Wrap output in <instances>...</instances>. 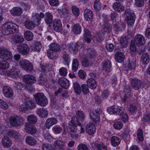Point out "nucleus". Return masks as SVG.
Instances as JSON below:
<instances>
[{
    "mask_svg": "<svg viewBox=\"0 0 150 150\" xmlns=\"http://www.w3.org/2000/svg\"><path fill=\"white\" fill-rule=\"evenodd\" d=\"M123 108L120 106L114 105L108 108V112L110 114H115L120 115V119L124 122H126L128 119L127 114L124 111Z\"/></svg>",
    "mask_w": 150,
    "mask_h": 150,
    "instance_id": "1",
    "label": "nucleus"
},
{
    "mask_svg": "<svg viewBox=\"0 0 150 150\" xmlns=\"http://www.w3.org/2000/svg\"><path fill=\"white\" fill-rule=\"evenodd\" d=\"M96 53L94 50L92 49L85 50L84 51V53L80 54V57L81 60L82 65L84 67H88L90 64V60L91 57L95 56Z\"/></svg>",
    "mask_w": 150,
    "mask_h": 150,
    "instance_id": "2",
    "label": "nucleus"
},
{
    "mask_svg": "<svg viewBox=\"0 0 150 150\" xmlns=\"http://www.w3.org/2000/svg\"><path fill=\"white\" fill-rule=\"evenodd\" d=\"M34 107V102L32 98L26 97L24 100V104L20 106L19 110L22 112H25L26 110L33 109Z\"/></svg>",
    "mask_w": 150,
    "mask_h": 150,
    "instance_id": "3",
    "label": "nucleus"
},
{
    "mask_svg": "<svg viewBox=\"0 0 150 150\" xmlns=\"http://www.w3.org/2000/svg\"><path fill=\"white\" fill-rule=\"evenodd\" d=\"M78 126H76L75 121L72 120L70 121L68 124V127L70 131L74 133L79 132L80 134L83 133L85 129L81 126V123L79 122L78 124Z\"/></svg>",
    "mask_w": 150,
    "mask_h": 150,
    "instance_id": "4",
    "label": "nucleus"
},
{
    "mask_svg": "<svg viewBox=\"0 0 150 150\" xmlns=\"http://www.w3.org/2000/svg\"><path fill=\"white\" fill-rule=\"evenodd\" d=\"M35 100L38 104L41 106H45L48 103L46 97L42 93H38L35 95Z\"/></svg>",
    "mask_w": 150,
    "mask_h": 150,
    "instance_id": "5",
    "label": "nucleus"
},
{
    "mask_svg": "<svg viewBox=\"0 0 150 150\" xmlns=\"http://www.w3.org/2000/svg\"><path fill=\"white\" fill-rule=\"evenodd\" d=\"M8 124L11 127H17L21 125L22 120L17 116H11L8 119Z\"/></svg>",
    "mask_w": 150,
    "mask_h": 150,
    "instance_id": "6",
    "label": "nucleus"
},
{
    "mask_svg": "<svg viewBox=\"0 0 150 150\" xmlns=\"http://www.w3.org/2000/svg\"><path fill=\"white\" fill-rule=\"evenodd\" d=\"M19 64L21 68L27 71H30L33 69L32 64L28 60L22 59L20 61Z\"/></svg>",
    "mask_w": 150,
    "mask_h": 150,
    "instance_id": "7",
    "label": "nucleus"
},
{
    "mask_svg": "<svg viewBox=\"0 0 150 150\" xmlns=\"http://www.w3.org/2000/svg\"><path fill=\"white\" fill-rule=\"evenodd\" d=\"M100 109H97L94 111H92L90 114L91 120L95 123H99L100 121V115L101 113Z\"/></svg>",
    "mask_w": 150,
    "mask_h": 150,
    "instance_id": "8",
    "label": "nucleus"
},
{
    "mask_svg": "<svg viewBox=\"0 0 150 150\" xmlns=\"http://www.w3.org/2000/svg\"><path fill=\"white\" fill-rule=\"evenodd\" d=\"M13 55L11 52L9 50L4 49L0 50V58L6 60H10L12 59Z\"/></svg>",
    "mask_w": 150,
    "mask_h": 150,
    "instance_id": "9",
    "label": "nucleus"
},
{
    "mask_svg": "<svg viewBox=\"0 0 150 150\" xmlns=\"http://www.w3.org/2000/svg\"><path fill=\"white\" fill-rule=\"evenodd\" d=\"M125 13H127V15L126 16V19L127 23L129 25H132L134 24L135 19V15L134 14L132 11L126 10Z\"/></svg>",
    "mask_w": 150,
    "mask_h": 150,
    "instance_id": "10",
    "label": "nucleus"
},
{
    "mask_svg": "<svg viewBox=\"0 0 150 150\" xmlns=\"http://www.w3.org/2000/svg\"><path fill=\"white\" fill-rule=\"evenodd\" d=\"M133 41L137 46L144 45L145 43V38L143 35L138 34L135 36Z\"/></svg>",
    "mask_w": 150,
    "mask_h": 150,
    "instance_id": "11",
    "label": "nucleus"
},
{
    "mask_svg": "<svg viewBox=\"0 0 150 150\" xmlns=\"http://www.w3.org/2000/svg\"><path fill=\"white\" fill-rule=\"evenodd\" d=\"M13 23L12 22H7L4 23L2 28V33L4 35H9L8 31L10 29V28L13 26Z\"/></svg>",
    "mask_w": 150,
    "mask_h": 150,
    "instance_id": "12",
    "label": "nucleus"
},
{
    "mask_svg": "<svg viewBox=\"0 0 150 150\" xmlns=\"http://www.w3.org/2000/svg\"><path fill=\"white\" fill-rule=\"evenodd\" d=\"M131 85L133 89L137 90L142 87V83L140 79L136 78L133 79H131Z\"/></svg>",
    "mask_w": 150,
    "mask_h": 150,
    "instance_id": "13",
    "label": "nucleus"
},
{
    "mask_svg": "<svg viewBox=\"0 0 150 150\" xmlns=\"http://www.w3.org/2000/svg\"><path fill=\"white\" fill-rule=\"evenodd\" d=\"M23 79L25 83L30 85L34 83L37 80L36 78L35 77L31 75L25 76L23 77Z\"/></svg>",
    "mask_w": 150,
    "mask_h": 150,
    "instance_id": "14",
    "label": "nucleus"
},
{
    "mask_svg": "<svg viewBox=\"0 0 150 150\" xmlns=\"http://www.w3.org/2000/svg\"><path fill=\"white\" fill-rule=\"evenodd\" d=\"M17 50L19 53L23 55H26L29 52L30 49L28 46L26 44H22L18 46Z\"/></svg>",
    "mask_w": 150,
    "mask_h": 150,
    "instance_id": "15",
    "label": "nucleus"
},
{
    "mask_svg": "<svg viewBox=\"0 0 150 150\" xmlns=\"http://www.w3.org/2000/svg\"><path fill=\"white\" fill-rule=\"evenodd\" d=\"M102 69L106 72H110L112 70L111 62L109 60L105 61L102 63Z\"/></svg>",
    "mask_w": 150,
    "mask_h": 150,
    "instance_id": "16",
    "label": "nucleus"
},
{
    "mask_svg": "<svg viewBox=\"0 0 150 150\" xmlns=\"http://www.w3.org/2000/svg\"><path fill=\"white\" fill-rule=\"evenodd\" d=\"M25 129L27 133L31 134L35 133L37 131L35 127L29 123H25Z\"/></svg>",
    "mask_w": 150,
    "mask_h": 150,
    "instance_id": "17",
    "label": "nucleus"
},
{
    "mask_svg": "<svg viewBox=\"0 0 150 150\" xmlns=\"http://www.w3.org/2000/svg\"><path fill=\"white\" fill-rule=\"evenodd\" d=\"M4 95L6 97H11L13 95V89L8 86H4L2 89Z\"/></svg>",
    "mask_w": 150,
    "mask_h": 150,
    "instance_id": "18",
    "label": "nucleus"
},
{
    "mask_svg": "<svg viewBox=\"0 0 150 150\" xmlns=\"http://www.w3.org/2000/svg\"><path fill=\"white\" fill-rule=\"evenodd\" d=\"M53 26L54 30L57 32H60L62 30V27L61 22L59 19H56L53 21Z\"/></svg>",
    "mask_w": 150,
    "mask_h": 150,
    "instance_id": "19",
    "label": "nucleus"
},
{
    "mask_svg": "<svg viewBox=\"0 0 150 150\" xmlns=\"http://www.w3.org/2000/svg\"><path fill=\"white\" fill-rule=\"evenodd\" d=\"M68 47L70 52L72 54H76L78 50V46L77 43L71 42L68 45Z\"/></svg>",
    "mask_w": 150,
    "mask_h": 150,
    "instance_id": "20",
    "label": "nucleus"
},
{
    "mask_svg": "<svg viewBox=\"0 0 150 150\" xmlns=\"http://www.w3.org/2000/svg\"><path fill=\"white\" fill-rule=\"evenodd\" d=\"M112 8L115 11L119 13L123 11L125 9L123 5L119 2L114 3L112 5Z\"/></svg>",
    "mask_w": 150,
    "mask_h": 150,
    "instance_id": "21",
    "label": "nucleus"
},
{
    "mask_svg": "<svg viewBox=\"0 0 150 150\" xmlns=\"http://www.w3.org/2000/svg\"><path fill=\"white\" fill-rule=\"evenodd\" d=\"M130 88L129 86L126 85L124 86L123 93V96L122 99L123 101L124 102L126 101V99L130 97Z\"/></svg>",
    "mask_w": 150,
    "mask_h": 150,
    "instance_id": "22",
    "label": "nucleus"
},
{
    "mask_svg": "<svg viewBox=\"0 0 150 150\" xmlns=\"http://www.w3.org/2000/svg\"><path fill=\"white\" fill-rule=\"evenodd\" d=\"M11 14L14 16H19L22 13L23 11L21 8L19 7H15L10 10Z\"/></svg>",
    "mask_w": 150,
    "mask_h": 150,
    "instance_id": "23",
    "label": "nucleus"
},
{
    "mask_svg": "<svg viewBox=\"0 0 150 150\" xmlns=\"http://www.w3.org/2000/svg\"><path fill=\"white\" fill-rule=\"evenodd\" d=\"M84 16L85 19L88 21H91L93 17L92 11L90 9H86L84 11Z\"/></svg>",
    "mask_w": 150,
    "mask_h": 150,
    "instance_id": "24",
    "label": "nucleus"
},
{
    "mask_svg": "<svg viewBox=\"0 0 150 150\" xmlns=\"http://www.w3.org/2000/svg\"><path fill=\"white\" fill-rule=\"evenodd\" d=\"M58 12L62 18L68 20L70 18V14L68 10L65 8H63L62 9H58Z\"/></svg>",
    "mask_w": 150,
    "mask_h": 150,
    "instance_id": "25",
    "label": "nucleus"
},
{
    "mask_svg": "<svg viewBox=\"0 0 150 150\" xmlns=\"http://www.w3.org/2000/svg\"><path fill=\"white\" fill-rule=\"evenodd\" d=\"M8 76L12 78L18 77L22 75V73L19 69H13L11 70Z\"/></svg>",
    "mask_w": 150,
    "mask_h": 150,
    "instance_id": "26",
    "label": "nucleus"
},
{
    "mask_svg": "<svg viewBox=\"0 0 150 150\" xmlns=\"http://www.w3.org/2000/svg\"><path fill=\"white\" fill-rule=\"evenodd\" d=\"M92 146L93 148H96L98 150H107L106 146L104 144L97 142L92 143Z\"/></svg>",
    "mask_w": 150,
    "mask_h": 150,
    "instance_id": "27",
    "label": "nucleus"
},
{
    "mask_svg": "<svg viewBox=\"0 0 150 150\" xmlns=\"http://www.w3.org/2000/svg\"><path fill=\"white\" fill-rule=\"evenodd\" d=\"M83 34L84 40L88 43L90 42L91 40V34L90 31L87 28H84Z\"/></svg>",
    "mask_w": 150,
    "mask_h": 150,
    "instance_id": "28",
    "label": "nucleus"
},
{
    "mask_svg": "<svg viewBox=\"0 0 150 150\" xmlns=\"http://www.w3.org/2000/svg\"><path fill=\"white\" fill-rule=\"evenodd\" d=\"M54 146L56 150H64V148L65 146V143L62 140H57L54 142Z\"/></svg>",
    "mask_w": 150,
    "mask_h": 150,
    "instance_id": "29",
    "label": "nucleus"
},
{
    "mask_svg": "<svg viewBox=\"0 0 150 150\" xmlns=\"http://www.w3.org/2000/svg\"><path fill=\"white\" fill-rule=\"evenodd\" d=\"M58 83L62 87L65 89H67L69 87L68 81L64 77L60 78L58 80Z\"/></svg>",
    "mask_w": 150,
    "mask_h": 150,
    "instance_id": "30",
    "label": "nucleus"
},
{
    "mask_svg": "<svg viewBox=\"0 0 150 150\" xmlns=\"http://www.w3.org/2000/svg\"><path fill=\"white\" fill-rule=\"evenodd\" d=\"M86 132L89 134H93L96 131V128L94 124L91 123H89L86 126Z\"/></svg>",
    "mask_w": 150,
    "mask_h": 150,
    "instance_id": "31",
    "label": "nucleus"
},
{
    "mask_svg": "<svg viewBox=\"0 0 150 150\" xmlns=\"http://www.w3.org/2000/svg\"><path fill=\"white\" fill-rule=\"evenodd\" d=\"M12 39L16 44L21 43L24 40L23 36L18 34L15 35Z\"/></svg>",
    "mask_w": 150,
    "mask_h": 150,
    "instance_id": "32",
    "label": "nucleus"
},
{
    "mask_svg": "<svg viewBox=\"0 0 150 150\" xmlns=\"http://www.w3.org/2000/svg\"><path fill=\"white\" fill-rule=\"evenodd\" d=\"M49 49L54 52H58L61 50V47L60 45L55 42H53L49 46Z\"/></svg>",
    "mask_w": 150,
    "mask_h": 150,
    "instance_id": "33",
    "label": "nucleus"
},
{
    "mask_svg": "<svg viewBox=\"0 0 150 150\" xmlns=\"http://www.w3.org/2000/svg\"><path fill=\"white\" fill-rule=\"evenodd\" d=\"M57 122V120L54 118H50L48 119L46 121L45 125L46 127L49 129L50 126L55 124Z\"/></svg>",
    "mask_w": 150,
    "mask_h": 150,
    "instance_id": "34",
    "label": "nucleus"
},
{
    "mask_svg": "<svg viewBox=\"0 0 150 150\" xmlns=\"http://www.w3.org/2000/svg\"><path fill=\"white\" fill-rule=\"evenodd\" d=\"M1 143L3 146L6 147H9L11 145V140L7 137H4L2 139Z\"/></svg>",
    "mask_w": 150,
    "mask_h": 150,
    "instance_id": "35",
    "label": "nucleus"
},
{
    "mask_svg": "<svg viewBox=\"0 0 150 150\" xmlns=\"http://www.w3.org/2000/svg\"><path fill=\"white\" fill-rule=\"evenodd\" d=\"M36 113L40 117L43 118L47 117L48 114L47 111L44 108L38 109Z\"/></svg>",
    "mask_w": 150,
    "mask_h": 150,
    "instance_id": "36",
    "label": "nucleus"
},
{
    "mask_svg": "<svg viewBox=\"0 0 150 150\" xmlns=\"http://www.w3.org/2000/svg\"><path fill=\"white\" fill-rule=\"evenodd\" d=\"M76 116L77 121L81 122L84 121L85 119V116L82 111H78L76 112Z\"/></svg>",
    "mask_w": 150,
    "mask_h": 150,
    "instance_id": "37",
    "label": "nucleus"
},
{
    "mask_svg": "<svg viewBox=\"0 0 150 150\" xmlns=\"http://www.w3.org/2000/svg\"><path fill=\"white\" fill-rule=\"evenodd\" d=\"M125 57L124 54L120 52H117L115 54V59L119 63H122Z\"/></svg>",
    "mask_w": 150,
    "mask_h": 150,
    "instance_id": "38",
    "label": "nucleus"
},
{
    "mask_svg": "<svg viewBox=\"0 0 150 150\" xmlns=\"http://www.w3.org/2000/svg\"><path fill=\"white\" fill-rule=\"evenodd\" d=\"M44 19L47 24H50L52 22L53 16L50 13L47 12L45 13Z\"/></svg>",
    "mask_w": 150,
    "mask_h": 150,
    "instance_id": "39",
    "label": "nucleus"
},
{
    "mask_svg": "<svg viewBox=\"0 0 150 150\" xmlns=\"http://www.w3.org/2000/svg\"><path fill=\"white\" fill-rule=\"evenodd\" d=\"M35 23L34 22L30 20L25 21L24 25L25 28L29 30H33L35 27Z\"/></svg>",
    "mask_w": 150,
    "mask_h": 150,
    "instance_id": "40",
    "label": "nucleus"
},
{
    "mask_svg": "<svg viewBox=\"0 0 150 150\" xmlns=\"http://www.w3.org/2000/svg\"><path fill=\"white\" fill-rule=\"evenodd\" d=\"M63 64L65 65L69 66L70 62V59L68 54L65 53H63L62 56Z\"/></svg>",
    "mask_w": 150,
    "mask_h": 150,
    "instance_id": "41",
    "label": "nucleus"
},
{
    "mask_svg": "<svg viewBox=\"0 0 150 150\" xmlns=\"http://www.w3.org/2000/svg\"><path fill=\"white\" fill-rule=\"evenodd\" d=\"M87 84L88 86L92 89L95 88L97 86L96 81L92 78H90L88 80Z\"/></svg>",
    "mask_w": 150,
    "mask_h": 150,
    "instance_id": "42",
    "label": "nucleus"
},
{
    "mask_svg": "<svg viewBox=\"0 0 150 150\" xmlns=\"http://www.w3.org/2000/svg\"><path fill=\"white\" fill-rule=\"evenodd\" d=\"M104 33L102 32H99L94 37L93 40L96 42H101L104 39Z\"/></svg>",
    "mask_w": 150,
    "mask_h": 150,
    "instance_id": "43",
    "label": "nucleus"
},
{
    "mask_svg": "<svg viewBox=\"0 0 150 150\" xmlns=\"http://www.w3.org/2000/svg\"><path fill=\"white\" fill-rule=\"evenodd\" d=\"M26 143L30 145H35L37 143V141L33 137L30 136L27 137L25 138Z\"/></svg>",
    "mask_w": 150,
    "mask_h": 150,
    "instance_id": "44",
    "label": "nucleus"
},
{
    "mask_svg": "<svg viewBox=\"0 0 150 150\" xmlns=\"http://www.w3.org/2000/svg\"><path fill=\"white\" fill-rule=\"evenodd\" d=\"M72 31L74 34H80L81 32L80 25L79 24H74L73 26Z\"/></svg>",
    "mask_w": 150,
    "mask_h": 150,
    "instance_id": "45",
    "label": "nucleus"
},
{
    "mask_svg": "<svg viewBox=\"0 0 150 150\" xmlns=\"http://www.w3.org/2000/svg\"><path fill=\"white\" fill-rule=\"evenodd\" d=\"M120 141V139L117 137L113 136L111 138V144L114 146H116L119 145Z\"/></svg>",
    "mask_w": 150,
    "mask_h": 150,
    "instance_id": "46",
    "label": "nucleus"
},
{
    "mask_svg": "<svg viewBox=\"0 0 150 150\" xmlns=\"http://www.w3.org/2000/svg\"><path fill=\"white\" fill-rule=\"evenodd\" d=\"M57 52L49 49L47 51V55L48 57L52 59H55L57 57Z\"/></svg>",
    "mask_w": 150,
    "mask_h": 150,
    "instance_id": "47",
    "label": "nucleus"
},
{
    "mask_svg": "<svg viewBox=\"0 0 150 150\" xmlns=\"http://www.w3.org/2000/svg\"><path fill=\"white\" fill-rule=\"evenodd\" d=\"M73 88L74 92L78 95H79L81 92V88L79 84L75 82L73 83Z\"/></svg>",
    "mask_w": 150,
    "mask_h": 150,
    "instance_id": "48",
    "label": "nucleus"
},
{
    "mask_svg": "<svg viewBox=\"0 0 150 150\" xmlns=\"http://www.w3.org/2000/svg\"><path fill=\"white\" fill-rule=\"evenodd\" d=\"M112 27V25L109 24L108 22H105L103 26V30L105 32L109 33L111 31Z\"/></svg>",
    "mask_w": 150,
    "mask_h": 150,
    "instance_id": "49",
    "label": "nucleus"
},
{
    "mask_svg": "<svg viewBox=\"0 0 150 150\" xmlns=\"http://www.w3.org/2000/svg\"><path fill=\"white\" fill-rule=\"evenodd\" d=\"M24 35L25 39L28 41L31 40L33 37V33L28 30L25 31L24 33Z\"/></svg>",
    "mask_w": 150,
    "mask_h": 150,
    "instance_id": "50",
    "label": "nucleus"
},
{
    "mask_svg": "<svg viewBox=\"0 0 150 150\" xmlns=\"http://www.w3.org/2000/svg\"><path fill=\"white\" fill-rule=\"evenodd\" d=\"M42 46L41 44L39 42H35L33 45L31 46V48L33 50L35 51H40Z\"/></svg>",
    "mask_w": 150,
    "mask_h": 150,
    "instance_id": "51",
    "label": "nucleus"
},
{
    "mask_svg": "<svg viewBox=\"0 0 150 150\" xmlns=\"http://www.w3.org/2000/svg\"><path fill=\"white\" fill-rule=\"evenodd\" d=\"M9 67V64L8 62L4 61H0V69H6Z\"/></svg>",
    "mask_w": 150,
    "mask_h": 150,
    "instance_id": "52",
    "label": "nucleus"
},
{
    "mask_svg": "<svg viewBox=\"0 0 150 150\" xmlns=\"http://www.w3.org/2000/svg\"><path fill=\"white\" fill-rule=\"evenodd\" d=\"M138 47L133 41H132L130 45V51L131 54H134Z\"/></svg>",
    "mask_w": 150,
    "mask_h": 150,
    "instance_id": "53",
    "label": "nucleus"
},
{
    "mask_svg": "<svg viewBox=\"0 0 150 150\" xmlns=\"http://www.w3.org/2000/svg\"><path fill=\"white\" fill-rule=\"evenodd\" d=\"M141 60L143 63L148 64L149 61V54L146 53L144 54L141 57Z\"/></svg>",
    "mask_w": 150,
    "mask_h": 150,
    "instance_id": "54",
    "label": "nucleus"
},
{
    "mask_svg": "<svg viewBox=\"0 0 150 150\" xmlns=\"http://www.w3.org/2000/svg\"><path fill=\"white\" fill-rule=\"evenodd\" d=\"M79 63L77 59H74L73 60L72 64V69L73 71H76L78 69Z\"/></svg>",
    "mask_w": 150,
    "mask_h": 150,
    "instance_id": "55",
    "label": "nucleus"
},
{
    "mask_svg": "<svg viewBox=\"0 0 150 150\" xmlns=\"http://www.w3.org/2000/svg\"><path fill=\"white\" fill-rule=\"evenodd\" d=\"M41 67L42 71L45 74V73L49 71L51 69L50 64L49 63L46 64L45 65L41 66Z\"/></svg>",
    "mask_w": 150,
    "mask_h": 150,
    "instance_id": "56",
    "label": "nucleus"
},
{
    "mask_svg": "<svg viewBox=\"0 0 150 150\" xmlns=\"http://www.w3.org/2000/svg\"><path fill=\"white\" fill-rule=\"evenodd\" d=\"M28 122L30 123L34 124L37 122V118L34 115H29L27 117Z\"/></svg>",
    "mask_w": 150,
    "mask_h": 150,
    "instance_id": "57",
    "label": "nucleus"
},
{
    "mask_svg": "<svg viewBox=\"0 0 150 150\" xmlns=\"http://www.w3.org/2000/svg\"><path fill=\"white\" fill-rule=\"evenodd\" d=\"M14 86L15 89L18 91L23 90L24 88V86L23 84L19 82H15Z\"/></svg>",
    "mask_w": 150,
    "mask_h": 150,
    "instance_id": "58",
    "label": "nucleus"
},
{
    "mask_svg": "<svg viewBox=\"0 0 150 150\" xmlns=\"http://www.w3.org/2000/svg\"><path fill=\"white\" fill-rule=\"evenodd\" d=\"M13 26L10 28V29L8 31L9 35L16 33L18 31V27L16 24L13 23Z\"/></svg>",
    "mask_w": 150,
    "mask_h": 150,
    "instance_id": "59",
    "label": "nucleus"
},
{
    "mask_svg": "<svg viewBox=\"0 0 150 150\" xmlns=\"http://www.w3.org/2000/svg\"><path fill=\"white\" fill-rule=\"evenodd\" d=\"M128 108L129 111L132 114L135 113L137 111V108L134 104L130 105Z\"/></svg>",
    "mask_w": 150,
    "mask_h": 150,
    "instance_id": "60",
    "label": "nucleus"
},
{
    "mask_svg": "<svg viewBox=\"0 0 150 150\" xmlns=\"http://www.w3.org/2000/svg\"><path fill=\"white\" fill-rule=\"evenodd\" d=\"M73 13L76 17H78L79 15L80 11L78 8L76 6H73L71 8Z\"/></svg>",
    "mask_w": 150,
    "mask_h": 150,
    "instance_id": "61",
    "label": "nucleus"
},
{
    "mask_svg": "<svg viewBox=\"0 0 150 150\" xmlns=\"http://www.w3.org/2000/svg\"><path fill=\"white\" fill-rule=\"evenodd\" d=\"M94 9L97 11H99L101 9V6L99 0H96L94 3Z\"/></svg>",
    "mask_w": 150,
    "mask_h": 150,
    "instance_id": "62",
    "label": "nucleus"
},
{
    "mask_svg": "<svg viewBox=\"0 0 150 150\" xmlns=\"http://www.w3.org/2000/svg\"><path fill=\"white\" fill-rule=\"evenodd\" d=\"M59 74L63 76H66L67 74V69L64 67H62L59 69Z\"/></svg>",
    "mask_w": 150,
    "mask_h": 150,
    "instance_id": "63",
    "label": "nucleus"
},
{
    "mask_svg": "<svg viewBox=\"0 0 150 150\" xmlns=\"http://www.w3.org/2000/svg\"><path fill=\"white\" fill-rule=\"evenodd\" d=\"M113 126L115 129L120 130L122 127L123 124L120 121L116 122L114 123Z\"/></svg>",
    "mask_w": 150,
    "mask_h": 150,
    "instance_id": "64",
    "label": "nucleus"
}]
</instances>
